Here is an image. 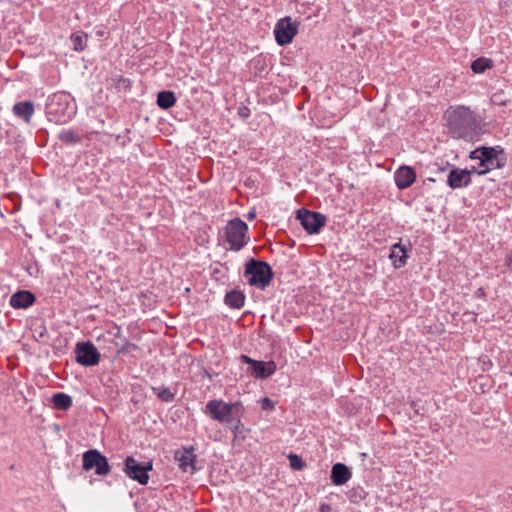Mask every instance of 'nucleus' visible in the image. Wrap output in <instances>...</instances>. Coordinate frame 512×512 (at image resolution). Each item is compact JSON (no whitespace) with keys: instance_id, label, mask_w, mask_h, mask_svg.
<instances>
[{"instance_id":"obj_9","label":"nucleus","mask_w":512,"mask_h":512,"mask_svg":"<svg viewBox=\"0 0 512 512\" xmlns=\"http://www.w3.org/2000/svg\"><path fill=\"white\" fill-rule=\"evenodd\" d=\"M296 218L308 234H318L326 223V217L323 214L307 209L298 210Z\"/></svg>"},{"instance_id":"obj_28","label":"nucleus","mask_w":512,"mask_h":512,"mask_svg":"<svg viewBox=\"0 0 512 512\" xmlns=\"http://www.w3.org/2000/svg\"><path fill=\"white\" fill-rule=\"evenodd\" d=\"M491 102L495 105L502 106L506 104L503 92H496L491 97Z\"/></svg>"},{"instance_id":"obj_2","label":"nucleus","mask_w":512,"mask_h":512,"mask_svg":"<svg viewBox=\"0 0 512 512\" xmlns=\"http://www.w3.org/2000/svg\"><path fill=\"white\" fill-rule=\"evenodd\" d=\"M239 407V402L230 403L222 399H212L205 405L203 413L210 419L225 424L234 435H237L243 426Z\"/></svg>"},{"instance_id":"obj_10","label":"nucleus","mask_w":512,"mask_h":512,"mask_svg":"<svg viewBox=\"0 0 512 512\" xmlns=\"http://www.w3.org/2000/svg\"><path fill=\"white\" fill-rule=\"evenodd\" d=\"M470 158L480 161V169H476L479 175H484L497 166L496 152L492 147L478 148L470 153Z\"/></svg>"},{"instance_id":"obj_29","label":"nucleus","mask_w":512,"mask_h":512,"mask_svg":"<svg viewBox=\"0 0 512 512\" xmlns=\"http://www.w3.org/2000/svg\"><path fill=\"white\" fill-rule=\"evenodd\" d=\"M261 407L264 410L272 409L274 407V403L271 399H269L268 397H265L261 400Z\"/></svg>"},{"instance_id":"obj_7","label":"nucleus","mask_w":512,"mask_h":512,"mask_svg":"<svg viewBox=\"0 0 512 512\" xmlns=\"http://www.w3.org/2000/svg\"><path fill=\"white\" fill-rule=\"evenodd\" d=\"M125 474L132 480L137 481L141 485H145L149 481L148 472L152 470V463H141L137 461L134 457L128 456L125 459Z\"/></svg>"},{"instance_id":"obj_11","label":"nucleus","mask_w":512,"mask_h":512,"mask_svg":"<svg viewBox=\"0 0 512 512\" xmlns=\"http://www.w3.org/2000/svg\"><path fill=\"white\" fill-rule=\"evenodd\" d=\"M76 361L83 366H95L100 361V353L91 342H79L75 347Z\"/></svg>"},{"instance_id":"obj_16","label":"nucleus","mask_w":512,"mask_h":512,"mask_svg":"<svg viewBox=\"0 0 512 512\" xmlns=\"http://www.w3.org/2000/svg\"><path fill=\"white\" fill-rule=\"evenodd\" d=\"M352 476L349 468L342 463H336L331 469V481L336 486L344 485Z\"/></svg>"},{"instance_id":"obj_19","label":"nucleus","mask_w":512,"mask_h":512,"mask_svg":"<svg viewBox=\"0 0 512 512\" xmlns=\"http://www.w3.org/2000/svg\"><path fill=\"white\" fill-rule=\"evenodd\" d=\"M13 112L16 116L29 123L34 114V105L31 101L18 102L13 106Z\"/></svg>"},{"instance_id":"obj_15","label":"nucleus","mask_w":512,"mask_h":512,"mask_svg":"<svg viewBox=\"0 0 512 512\" xmlns=\"http://www.w3.org/2000/svg\"><path fill=\"white\" fill-rule=\"evenodd\" d=\"M35 300L36 298L32 292L21 290L11 296L9 303L15 309H25L30 307Z\"/></svg>"},{"instance_id":"obj_22","label":"nucleus","mask_w":512,"mask_h":512,"mask_svg":"<svg viewBox=\"0 0 512 512\" xmlns=\"http://www.w3.org/2000/svg\"><path fill=\"white\" fill-rule=\"evenodd\" d=\"M52 403L56 409L68 410L72 406V398L68 394L59 392L52 396Z\"/></svg>"},{"instance_id":"obj_8","label":"nucleus","mask_w":512,"mask_h":512,"mask_svg":"<svg viewBox=\"0 0 512 512\" xmlns=\"http://www.w3.org/2000/svg\"><path fill=\"white\" fill-rule=\"evenodd\" d=\"M299 24V22L293 21L289 16L280 19L274 29L276 42L280 46L290 44L298 33Z\"/></svg>"},{"instance_id":"obj_34","label":"nucleus","mask_w":512,"mask_h":512,"mask_svg":"<svg viewBox=\"0 0 512 512\" xmlns=\"http://www.w3.org/2000/svg\"><path fill=\"white\" fill-rule=\"evenodd\" d=\"M256 217V213L254 211H250L247 215L249 220H253Z\"/></svg>"},{"instance_id":"obj_32","label":"nucleus","mask_w":512,"mask_h":512,"mask_svg":"<svg viewBox=\"0 0 512 512\" xmlns=\"http://www.w3.org/2000/svg\"><path fill=\"white\" fill-rule=\"evenodd\" d=\"M239 114L242 117H248L250 115V110L247 107H241L239 108Z\"/></svg>"},{"instance_id":"obj_5","label":"nucleus","mask_w":512,"mask_h":512,"mask_svg":"<svg viewBox=\"0 0 512 512\" xmlns=\"http://www.w3.org/2000/svg\"><path fill=\"white\" fill-rule=\"evenodd\" d=\"M226 241L230 249L241 250L249 241L248 225L240 218L230 220L225 227Z\"/></svg>"},{"instance_id":"obj_1","label":"nucleus","mask_w":512,"mask_h":512,"mask_svg":"<svg viewBox=\"0 0 512 512\" xmlns=\"http://www.w3.org/2000/svg\"><path fill=\"white\" fill-rule=\"evenodd\" d=\"M445 119L448 132L454 139L474 140L478 120L476 114L469 107L450 106L445 111Z\"/></svg>"},{"instance_id":"obj_25","label":"nucleus","mask_w":512,"mask_h":512,"mask_svg":"<svg viewBox=\"0 0 512 512\" xmlns=\"http://www.w3.org/2000/svg\"><path fill=\"white\" fill-rule=\"evenodd\" d=\"M87 34L84 32H77L71 35L74 50L83 51L87 45Z\"/></svg>"},{"instance_id":"obj_3","label":"nucleus","mask_w":512,"mask_h":512,"mask_svg":"<svg viewBox=\"0 0 512 512\" xmlns=\"http://www.w3.org/2000/svg\"><path fill=\"white\" fill-rule=\"evenodd\" d=\"M76 114V105L69 93L56 92L48 97L46 115L50 122L65 124Z\"/></svg>"},{"instance_id":"obj_17","label":"nucleus","mask_w":512,"mask_h":512,"mask_svg":"<svg viewBox=\"0 0 512 512\" xmlns=\"http://www.w3.org/2000/svg\"><path fill=\"white\" fill-rule=\"evenodd\" d=\"M275 371L276 364L273 361L263 362L256 360V362H253V367H251V374L261 379L270 377Z\"/></svg>"},{"instance_id":"obj_18","label":"nucleus","mask_w":512,"mask_h":512,"mask_svg":"<svg viewBox=\"0 0 512 512\" xmlns=\"http://www.w3.org/2000/svg\"><path fill=\"white\" fill-rule=\"evenodd\" d=\"M389 258L395 268L403 267L408 259L407 247L400 242L393 244L390 249Z\"/></svg>"},{"instance_id":"obj_31","label":"nucleus","mask_w":512,"mask_h":512,"mask_svg":"<svg viewBox=\"0 0 512 512\" xmlns=\"http://www.w3.org/2000/svg\"><path fill=\"white\" fill-rule=\"evenodd\" d=\"M241 359L244 363H247L249 364L251 367H253V362H256V360H253L252 358H250L249 356L247 355H242L241 356Z\"/></svg>"},{"instance_id":"obj_6","label":"nucleus","mask_w":512,"mask_h":512,"mask_svg":"<svg viewBox=\"0 0 512 512\" xmlns=\"http://www.w3.org/2000/svg\"><path fill=\"white\" fill-rule=\"evenodd\" d=\"M83 469L93 470L96 475L106 476L110 473V465L107 458L96 449H90L83 454Z\"/></svg>"},{"instance_id":"obj_4","label":"nucleus","mask_w":512,"mask_h":512,"mask_svg":"<svg viewBox=\"0 0 512 512\" xmlns=\"http://www.w3.org/2000/svg\"><path fill=\"white\" fill-rule=\"evenodd\" d=\"M244 276L249 285L264 290L270 284L273 272L268 263L251 259L245 266Z\"/></svg>"},{"instance_id":"obj_26","label":"nucleus","mask_w":512,"mask_h":512,"mask_svg":"<svg viewBox=\"0 0 512 512\" xmlns=\"http://www.w3.org/2000/svg\"><path fill=\"white\" fill-rule=\"evenodd\" d=\"M290 467L294 470H302L305 467V463L300 456L297 454L288 455Z\"/></svg>"},{"instance_id":"obj_33","label":"nucleus","mask_w":512,"mask_h":512,"mask_svg":"<svg viewBox=\"0 0 512 512\" xmlns=\"http://www.w3.org/2000/svg\"><path fill=\"white\" fill-rule=\"evenodd\" d=\"M475 295L476 297L478 298H484L485 297V290L483 288H479L476 292H475Z\"/></svg>"},{"instance_id":"obj_14","label":"nucleus","mask_w":512,"mask_h":512,"mask_svg":"<svg viewBox=\"0 0 512 512\" xmlns=\"http://www.w3.org/2000/svg\"><path fill=\"white\" fill-rule=\"evenodd\" d=\"M193 451L194 448L192 446L189 448L184 447L175 451L174 458L179 463V467L184 472L189 470L193 472L195 470L196 456L194 455Z\"/></svg>"},{"instance_id":"obj_13","label":"nucleus","mask_w":512,"mask_h":512,"mask_svg":"<svg viewBox=\"0 0 512 512\" xmlns=\"http://www.w3.org/2000/svg\"><path fill=\"white\" fill-rule=\"evenodd\" d=\"M396 186L400 190L409 188L416 180V172L410 166H401L394 173Z\"/></svg>"},{"instance_id":"obj_30","label":"nucleus","mask_w":512,"mask_h":512,"mask_svg":"<svg viewBox=\"0 0 512 512\" xmlns=\"http://www.w3.org/2000/svg\"><path fill=\"white\" fill-rule=\"evenodd\" d=\"M320 512H332V507L329 504L322 503L319 507Z\"/></svg>"},{"instance_id":"obj_12","label":"nucleus","mask_w":512,"mask_h":512,"mask_svg":"<svg viewBox=\"0 0 512 512\" xmlns=\"http://www.w3.org/2000/svg\"><path fill=\"white\" fill-rule=\"evenodd\" d=\"M476 172V168L472 170L453 168L447 176V184L452 189L467 187L471 183V174Z\"/></svg>"},{"instance_id":"obj_23","label":"nucleus","mask_w":512,"mask_h":512,"mask_svg":"<svg viewBox=\"0 0 512 512\" xmlns=\"http://www.w3.org/2000/svg\"><path fill=\"white\" fill-rule=\"evenodd\" d=\"M153 393L163 402H173L175 399V392H172L170 388L166 386H158L151 388Z\"/></svg>"},{"instance_id":"obj_21","label":"nucleus","mask_w":512,"mask_h":512,"mask_svg":"<svg viewBox=\"0 0 512 512\" xmlns=\"http://www.w3.org/2000/svg\"><path fill=\"white\" fill-rule=\"evenodd\" d=\"M176 103L175 94L172 91H161L157 95V104L162 109H169Z\"/></svg>"},{"instance_id":"obj_20","label":"nucleus","mask_w":512,"mask_h":512,"mask_svg":"<svg viewBox=\"0 0 512 512\" xmlns=\"http://www.w3.org/2000/svg\"><path fill=\"white\" fill-rule=\"evenodd\" d=\"M245 296L242 292L239 291H230L225 296V303L235 309H240L244 306Z\"/></svg>"},{"instance_id":"obj_24","label":"nucleus","mask_w":512,"mask_h":512,"mask_svg":"<svg viewBox=\"0 0 512 512\" xmlns=\"http://www.w3.org/2000/svg\"><path fill=\"white\" fill-rule=\"evenodd\" d=\"M493 67V61L491 59L480 57L474 60L471 64V69L474 73H483L487 69Z\"/></svg>"},{"instance_id":"obj_27","label":"nucleus","mask_w":512,"mask_h":512,"mask_svg":"<svg viewBox=\"0 0 512 512\" xmlns=\"http://www.w3.org/2000/svg\"><path fill=\"white\" fill-rule=\"evenodd\" d=\"M60 139L65 142H76L78 141V136L71 130H65L61 132Z\"/></svg>"}]
</instances>
